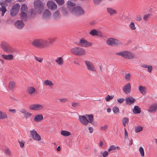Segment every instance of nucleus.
<instances>
[{"label": "nucleus", "mask_w": 157, "mask_h": 157, "mask_svg": "<svg viewBox=\"0 0 157 157\" xmlns=\"http://www.w3.org/2000/svg\"><path fill=\"white\" fill-rule=\"evenodd\" d=\"M32 44L33 46L38 48H44L49 46L47 40L43 39L34 40Z\"/></svg>", "instance_id": "nucleus-1"}, {"label": "nucleus", "mask_w": 157, "mask_h": 157, "mask_svg": "<svg viewBox=\"0 0 157 157\" xmlns=\"http://www.w3.org/2000/svg\"><path fill=\"white\" fill-rule=\"evenodd\" d=\"M116 55L121 56L125 59H132L135 57L134 54L132 52L128 51H122L121 52H117Z\"/></svg>", "instance_id": "nucleus-2"}, {"label": "nucleus", "mask_w": 157, "mask_h": 157, "mask_svg": "<svg viewBox=\"0 0 157 157\" xmlns=\"http://www.w3.org/2000/svg\"><path fill=\"white\" fill-rule=\"evenodd\" d=\"M70 52L74 55L80 56H84L86 54V52L84 49L78 47L71 48Z\"/></svg>", "instance_id": "nucleus-3"}, {"label": "nucleus", "mask_w": 157, "mask_h": 157, "mask_svg": "<svg viewBox=\"0 0 157 157\" xmlns=\"http://www.w3.org/2000/svg\"><path fill=\"white\" fill-rule=\"evenodd\" d=\"M70 10L72 14L77 16L83 15L85 13L84 9L80 6L71 7Z\"/></svg>", "instance_id": "nucleus-4"}, {"label": "nucleus", "mask_w": 157, "mask_h": 157, "mask_svg": "<svg viewBox=\"0 0 157 157\" xmlns=\"http://www.w3.org/2000/svg\"><path fill=\"white\" fill-rule=\"evenodd\" d=\"M2 49L6 52L9 53H13L14 52V49L9 44L5 41H2L1 44Z\"/></svg>", "instance_id": "nucleus-5"}, {"label": "nucleus", "mask_w": 157, "mask_h": 157, "mask_svg": "<svg viewBox=\"0 0 157 157\" xmlns=\"http://www.w3.org/2000/svg\"><path fill=\"white\" fill-rule=\"evenodd\" d=\"M106 42L108 45L111 46H120L122 44L119 40L113 38L108 39Z\"/></svg>", "instance_id": "nucleus-6"}, {"label": "nucleus", "mask_w": 157, "mask_h": 157, "mask_svg": "<svg viewBox=\"0 0 157 157\" xmlns=\"http://www.w3.org/2000/svg\"><path fill=\"white\" fill-rule=\"evenodd\" d=\"M35 9L37 10L39 13L42 11L44 8L43 2L40 0H36L34 2Z\"/></svg>", "instance_id": "nucleus-7"}, {"label": "nucleus", "mask_w": 157, "mask_h": 157, "mask_svg": "<svg viewBox=\"0 0 157 157\" xmlns=\"http://www.w3.org/2000/svg\"><path fill=\"white\" fill-rule=\"evenodd\" d=\"M29 108L32 110L35 111H41L44 109V106L39 104H35L30 105L29 106Z\"/></svg>", "instance_id": "nucleus-8"}, {"label": "nucleus", "mask_w": 157, "mask_h": 157, "mask_svg": "<svg viewBox=\"0 0 157 157\" xmlns=\"http://www.w3.org/2000/svg\"><path fill=\"white\" fill-rule=\"evenodd\" d=\"M30 133L34 140L36 141H40L41 140L40 136L37 133L36 130H31Z\"/></svg>", "instance_id": "nucleus-9"}, {"label": "nucleus", "mask_w": 157, "mask_h": 157, "mask_svg": "<svg viewBox=\"0 0 157 157\" xmlns=\"http://www.w3.org/2000/svg\"><path fill=\"white\" fill-rule=\"evenodd\" d=\"M21 17L22 19H25L27 17L28 12L27 7L26 5L25 4L22 5L21 7Z\"/></svg>", "instance_id": "nucleus-10"}, {"label": "nucleus", "mask_w": 157, "mask_h": 157, "mask_svg": "<svg viewBox=\"0 0 157 157\" xmlns=\"http://www.w3.org/2000/svg\"><path fill=\"white\" fill-rule=\"evenodd\" d=\"M84 62L88 70L93 71H95V68L92 63L87 60H85Z\"/></svg>", "instance_id": "nucleus-11"}, {"label": "nucleus", "mask_w": 157, "mask_h": 157, "mask_svg": "<svg viewBox=\"0 0 157 157\" xmlns=\"http://www.w3.org/2000/svg\"><path fill=\"white\" fill-rule=\"evenodd\" d=\"M86 118H88L87 120L88 121V123H90L93 125L96 126L97 125V123L95 122L94 119V115L93 114H86L85 115Z\"/></svg>", "instance_id": "nucleus-12"}, {"label": "nucleus", "mask_w": 157, "mask_h": 157, "mask_svg": "<svg viewBox=\"0 0 157 157\" xmlns=\"http://www.w3.org/2000/svg\"><path fill=\"white\" fill-rule=\"evenodd\" d=\"M20 7V6L18 4L14 5L11 10V15L14 16L17 14L18 13Z\"/></svg>", "instance_id": "nucleus-13"}, {"label": "nucleus", "mask_w": 157, "mask_h": 157, "mask_svg": "<svg viewBox=\"0 0 157 157\" xmlns=\"http://www.w3.org/2000/svg\"><path fill=\"white\" fill-rule=\"evenodd\" d=\"M79 120L82 124L85 126L88 125V121L86 116H80L79 117Z\"/></svg>", "instance_id": "nucleus-14"}, {"label": "nucleus", "mask_w": 157, "mask_h": 157, "mask_svg": "<svg viewBox=\"0 0 157 157\" xmlns=\"http://www.w3.org/2000/svg\"><path fill=\"white\" fill-rule=\"evenodd\" d=\"M92 45L91 43L88 42L85 40L81 39L80 41L79 46L84 47H87L91 46Z\"/></svg>", "instance_id": "nucleus-15"}, {"label": "nucleus", "mask_w": 157, "mask_h": 157, "mask_svg": "<svg viewBox=\"0 0 157 157\" xmlns=\"http://www.w3.org/2000/svg\"><path fill=\"white\" fill-rule=\"evenodd\" d=\"M47 6L48 8L51 10H54L56 9L57 6L53 1H49L47 2Z\"/></svg>", "instance_id": "nucleus-16"}, {"label": "nucleus", "mask_w": 157, "mask_h": 157, "mask_svg": "<svg viewBox=\"0 0 157 157\" xmlns=\"http://www.w3.org/2000/svg\"><path fill=\"white\" fill-rule=\"evenodd\" d=\"M89 34L92 36H96L101 37L103 36V35L100 31H97L94 29L91 30Z\"/></svg>", "instance_id": "nucleus-17"}, {"label": "nucleus", "mask_w": 157, "mask_h": 157, "mask_svg": "<svg viewBox=\"0 0 157 157\" xmlns=\"http://www.w3.org/2000/svg\"><path fill=\"white\" fill-rule=\"evenodd\" d=\"M122 89L125 94L129 93L131 90V86L130 83H128L126 84L123 87Z\"/></svg>", "instance_id": "nucleus-18"}, {"label": "nucleus", "mask_w": 157, "mask_h": 157, "mask_svg": "<svg viewBox=\"0 0 157 157\" xmlns=\"http://www.w3.org/2000/svg\"><path fill=\"white\" fill-rule=\"evenodd\" d=\"M14 25L17 28L21 29L24 27L25 24L22 21L19 20L14 23Z\"/></svg>", "instance_id": "nucleus-19"}, {"label": "nucleus", "mask_w": 157, "mask_h": 157, "mask_svg": "<svg viewBox=\"0 0 157 157\" xmlns=\"http://www.w3.org/2000/svg\"><path fill=\"white\" fill-rule=\"evenodd\" d=\"M27 93L30 95H34L37 93V92L35 89L32 87H29L28 88Z\"/></svg>", "instance_id": "nucleus-20"}, {"label": "nucleus", "mask_w": 157, "mask_h": 157, "mask_svg": "<svg viewBox=\"0 0 157 157\" xmlns=\"http://www.w3.org/2000/svg\"><path fill=\"white\" fill-rule=\"evenodd\" d=\"M157 109V104H154L150 106L148 111L150 113H155Z\"/></svg>", "instance_id": "nucleus-21"}, {"label": "nucleus", "mask_w": 157, "mask_h": 157, "mask_svg": "<svg viewBox=\"0 0 157 157\" xmlns=\"http://www.w3.org/2000/svg\"><path fill=\"white\" fill-rule=\"evenodd\" d=\"M2 56L3 59L7 60H13L14 58V56L12 54H9L8 55L2 54Z\"/></svg>", "instance_id": "nucleus-22"}, {"label": "nucleus", "mask_w": 157, "mask_h": 157, "mask_svg": "<svg viewBox=\"0 0 157 157\" xmlns=\"http://www.w3.org/2000/svg\"><path fill=\"white\" fill-rule=\"evenodd\" d=\"M51 16V13L50 11L48 10H45L43 15V17L44 19H48Z\"/></svg>", "instance_id": "nucleus-23"}, {"label": "nucleus", "mask_w": 157, "mask_h": 157, "mask_svg": "<svg viewBox=\"0 0 157 157\" xmlns=\"http://www.w3.org/2000/svg\"><path fill=\"white\" fill-rule=\"evenodd\" d=\"M135 99L132 97L127 98L125 100L126 104L129 105L133 103L135 101Z\"/></svg>", "instance_id": "nucleus-24"}, {"label": "nucleus", "mask_w": 157, "mask_h": 157, "mask_svg": "<svg viewBox=\"0 0 157 157\" xmlns=\"http://www.w3.org/2000/svg\"><path fill=\"white\" fill-rule=\"evenodd\" d=\"M43 119V116L41 114L36 115L34 118V121L36 122H39Z\"/></svg>", "instance_id": "nucleus-25"}, {"label": "nucleus", "mask_w": 157, "mask_h": 157, "mask_svg": "<svg viewBox=\"0 0 157 157\" xmlns=\"http://www.w3.org/2000/svg\"><path fill=\"white\" fill-rule=\"evenodd\" d=\"M55 61L60 66H62L63 64V59L62 57H57L55 60Z\"/></svg>", "instance_id": "nucleus-26"}, {"label": "nucleus", "mask_w": 157, "mask_h": 157, "mask_svg": "<svg viewBox=\"0 0 157 157\" xmlns=\"http://www.w3.org/2000/svg\"><path fill=\"white\" fill-rule=\"evenodd\" d=\"M44 84L45 86H48L51 88H52L54 86V84L52 82L48 79L45 80L44 81Z\"/></svg>", "instance_id": "nucleus-27"}, {"label": "nucleus", "mask_w": 157, "mask_h": 157, "mask_svg": "<svg viewBox=\"0 0 157 157\" xmlns=\"http://www.w3.org/2000/svg\"><path fill=\"white\" fill-rule=\"evenodd\" d=\"M141 94H145L146 91V88L145 86H140L138 88Z\"/></svg>", "instance_id": "nucleus-28"}, {"label": "nucleus", "mask_w": 157, "mask_h": 157, "mask_svg": "<svg viewBox=\"0 0 157 157\" xmlns=\"http://www.w3.org/2000/svg\"><path fill=\"white\" fill-rule=\"evenodd\" d=\"M107 12L110 15H113L117 13V11L111 8H108L107 9Z\"/></svg>", "instance_id": "nucleus-29"}, {"label": "nucleus", "mask_w": 157, "mask_h": 157, "mask_svg": "<svg viewBox=\"0 0 157 157\" xmlns=\"http://www.w3.org/2000/svg\"><path fill=\"white\" fill-rule=\"evenodd\" d=\"M8 116L7 114L5 112H2L0 110V119H4L7 118Z\"/></svg>", "instance_id": "nucleus-30"}, {"label": "nucleus", "mask_w": 157, "mask_h": 157, "mask_svg": "<svg viewBox=\"0 0 157 157\" xmlns=\"http://www.w3.org/2000/svg\"><path fill=\"white\" fill-rule=\"evenodd\" d=\"M8 116L7 114L5 112H2L0 110V119H4L7 118Z\"/></svg>", "instance_id": "nucleus-31"}, {"label": "nucleus", "mask_w": 157, "mask_h": 157, "mask_svg": "<svg viewBox=\"0 0 157 157\" xmlns=\"http://www.w3.org/2000/svg\"><path fill=\"white\" fill-rule=\"evenodd\" d=\"M133 111L134 114H139L140 113L141 110L138 106H135L134 107Z\"/></svg>", "instance_id": "nucleus-32"}, {"label": "nucleus", "mask_w": 157, "mask_h": 157, "mask_svg": "<svg viewBox=\"0 0 157 157\" xmlns=\"http://www.w3.org/2000/svg\"><path fill=\"white\" fill-rule=\"evenodd\" d=\"M61 134L64 136H67L71 135L70 132L65 130H62L61 131Z\"/></svg>", "instance_id": "nucleus-33"}, {"label": "nucleus", "mask_w": 157, "mask_h": 157, "mask_svg": "<svg viewBox=\"0 0 157 157\" xmlns=\"http://www.w3.org/2000/svg\"><path fill=\"white\" fill-rule=\"evenodd\" d=\"M15 87V82L13 81H11L9 83V88L10 90H13Z\"/></svg>", "instance_id": "nucleus-34"}, {"label": "nucleus", "mask_w": 157, "mask_h": 157, "mask_svg": "<svg viewBox=\"0 0 157 157\" xmlns=\"http://www.w3.org/2000/svg\"><path fill=\"white\" fill-rule=\"evenodd\" d=\"M53 17L55 19H58L60 18V16L59 12L57 10L53 14Z\"/></svg>", "instance_id": "nucleus-35"}, {"label": "nucleus", "mask_w": 157, "mask_h": 157, "mask_svg": "<svg viewBox=\"0 0 157 157\" xmlns=\"http://www.w3.org/2000/svg\"><path fill=\"white\" fill-rule=\"evenodd\" d=\"M122 123L124 126L129 123V119L128 117H124L122 120Z\"/></svg>", "instance_id": "nucleus-36"}, {"label": "nucleus", "mask_w": 157, "mask_h": 157, "mask_svg": "<svg viewBox=\"0 0 157 157\" xmlns=\"http://www.w3.org/2000/svg\"><path fill=\"white\" fill-rule=\"evenodd\" d=\"M143 130V128L140 126H136L135 128L134 131L136 133L140 132Z\"/></svg>", "instance_id": "nucleus-37"}, {"label": "nucleus", "mask_w": 157, "mask_h": 157, "mask_svg": "<svg viewBox=\"0 0 157 157\" xmlns=\"http://www.w3.org/2000/svg\"><path fill=\"white\" fill-rule=\"evenodd\" d=\"M56 40V37H51L48 38V40H47L48 42V44L49 45V44L55 42Z\"/></svg>", "instance_id": "nucleus-38"}, {"label": "nucleus", "mask_w": 157, "mask_h": 157, "mask_svg": "<svg viewBox=\"0 0 157 157\" xmlns=\"http://www.w3.org/2000/svg\"><path fill=\"white\" fill-rule=\"evenodd\" d=\"M139 152L142 157H144V152L143 148L142 147H140L139 149Z\"/></svg>", "instance_id": "nucleus-39"}, {"label": "nucleus", "mask_w": 157, "mask_h": 157, "mask_svg": "<svg viewBox=\"0 0 157 157\" xmlns=\"http://www.w3.org/2000/svg\"><path fill=\"white\" fill-rule=\"evenodd\" d=\"M108 126L107 125L105 124L102 125L100 127V129L103 131H106L108 128Z\"/></svg>", "instance_id": "nucleus-40"}, {"label": "nucleus", "mask_w": 157, "mask_h": 157, "mask_svg": "<svg viewBox=\"0 0 157 157\" xmlns=\"http://www.w3.org/2000/svg\"><path fill=\"white\" fill-rule=\"evenodd\" d=\"M129 27L132 30H135L136 29V27L135 26V24L133 22H131L129 25Z\"/></svg>", "instance_id": "nucleus-41"}, {"label": "nucleus", "mask_w": 157, "mask_h": 157, "mask_svg": "<svg viewBox=\"0 0 157 157\" xmlns=\"http://www.w3.org/2000/svg\"><path fill=\"white\" fill-rule=\"evenodd\" d=\"M6 9L5 7H1L0 8V11L2 12L1 16H3L5 13L6 11Z\"/></svg>", "instance_id": "nucleus-42"}, {"label": "nucleus", "mask_w": 157, "mask_h": 157, "mask_svg": "<svg viewBox=\"0 0 157 157\" xmlns=\"http://www.w3.org/2000/svg\"><path fill=\"white\" fill-rule=\"evenodd\" d=\"M116 149V147L114 145H112L109 147L108 151L109 152L112 151V152H113V151L115 150Z\"/></svg>", "instance_id": "nucleus-43"}, {"label": "nucleus", "mask_w": 157, "mask_h": 157, "mask_svg": "<svg viewBox=\"0 0 157 157\" xmlns=\"http://www.w3.org/2000/svg\"><path fill=\"white\" fill-rule=\"evenodd\" d=\"M114 97L113 95L109 96V95H108L105 97V100L107 101H109L110 100L113 99Z\"/></svg>", "instance_id": "nucleus-44"}, {"label": "nucleus", "mask_w": 157, "mask_h": 157, "mask_svg": "<svg viewBox=\"0 0 157 157\" xmlns=\"http://www.w3.org/2000/svg\"><path fill=\"white\" fill-rule=\"evenodd\" d=\"M113 111L115 113H119V110L117 106H114L113 108Z\"/></svg>", "instance_id": "nucleus-45"}, {"label": "nucleus", "mask_w": 157, "mask_h": 157, "mask_svg": "<svg viewBox=\"0 0 157 157\" xmlns=\"http://www.w3.org/2000/svg\"><path fill=\"white\" fill-rule=\"evenodd\" d=\"M151 14H147L145 15L144 17H143V19L144 21H147L149 18V17L150 16Z\"/></svg>", "instance_id": "nucleus-46"}, {"label": "nucleus", "mask_w": 157, "mask_h": 157, "mask_svg": "<svg viewBox=\"0 0 157 157\" xmlns=\"http://www.w3.org/2000/svg\"><path fill=\"white\" fill-rule=\"evenodd\" d=\"M0 5L1 7H6L7 6V4L6 2L5 1H1L0 2Z\"/></svg>", "instance_id": "nucleus-47"}, {"label": "nucleus", "mask_w": 157, "mask_h": 157, "mask_svg": "<svg viewBox=\"0 0 157 157\" xmlns=\"http://www.w3.org/2000/svg\"><path fill=\"white\" fill-rule=\"evenodd\" d=\"M57 4L60 5H62L64 3V0H55Z\"/></svg>", "instance_id": "nucleus-48"}, {"label": "nucleus", "mask_w": 157, "mask_h": 157, "mask_svg": "<svg viewBox=\"0 0 157 157\" xmlns=\"http://www.w3.org/2000/svg\"><path fill=\"white\" fill-rule=\"evenodd\" d=\"M71 105L74 107L76 108L80 106V104L78 102H74L72 103Z\"/></svg>", "instance_id": "nucleus-49"}, {"label": "nucleus", "mask_w": 157, "mask_h": 157, "mask_svg": "<svg viewBox=\"0 0 157 157\" xmlns=\"http://www.w3.org/2000/svg\"><path fill=\"white\" fill-rule=\"evenodd\" d=\"M24 115L25 117L26 118H27L31 116L32 115V114L28 112H27Z\"/></svg>", "instance_id": "nucleus-50"}, {"label": "nucleus", "mask_w": 157, "mask_h": 157, "mask_svg": "<svg viewBox=\"0 0 157 157\" xmlns=\"http://www.w3.org/2000/svg\"><path fill=\"white\" fill-rule=\"evenodd\" d=\"M131 77V75L129 74H127L125 77V79L127 81H128L130 79Z\"/></svg>", "instance_id": "nucleus-51"}, {"label": "nucleus", "mask_w": 157, "mask_h": 157, "mask_svg": "<svg viewBox=\"0 0 157 157\" xmlns=\"http://www.w3.org/2000/svg\"><path fill=\"white\" fill-rule=\"evenodd\" d=\"M35 59L37 61L40 63L42 62L43 60V58L40 57L36 56Z\"/></svg>", "instance_id": "nucleus-52"}, {"label": "nucleus", "mask_w": 157, "mask_h": 157, "mask_svg": "<svg viewBox=\"0 0 157 157\" xmlns=\"http://www.w3.org/2000/svg\"><path fill=\"white\" fill-rule=\"evenodd\" d=\"M59 100L60 102L64 103H66V102H67V101L68 100L67 98H60V99H59Z\"/></svg>", "instance_id": "nucleus-53"}, {"label": "nucleus", "mask_w": 157, "mask_h": 157, "mask_svg": "<svg viewBox=\"0 0 157 157\" xmlns=\"http://www.w3.org/2000/svg\"><path fill=\"white\" fill-rule=\"evenodd\" d=\"M68 6H74L75 5V3L72 2L70 1H69L67 2Z\"/></svg>", "instance_id": "nucleus-54"}, {"label": "nucleus", "mask_w": 157, "mask_h": 157, "mask_svg": "<svg viewBox=\"0 0 157 157\" xmlns=\"http://www.w3.org/2000/svg\"><path fill=\"white\" fill-rule=\"evenodd\" d=\"M124 139H128V132L127 131L126 129L125 128H124Z\"/></svg>", "instance_id": "nucleus-55"}, {"label": "nucleus", "mask_w": 157, "mask_h": 157, "mask_svg": "<svg viewBox=\"0 0 157 157\" xmlns=\"http://www.w3.org/2000/svg\"><path fill=\"white\" fill-rule=\"evenodd\" d=\"M18 142L20 144V147L21 148H23L24 146L25 142L22 140L18 141Z\"/></svg>", "instance_id": "nucleus-56"}, {"label": "nucleus", "mask_w": 157, "mask_h": 157, "mask_svg": "<svg viewBox=\"0 0 157 157\" xmlns=\"http://www.w3.org/2000/svg\"><path fill=\"white\" fill-rule=\"evenodd\" d=\"M124 99L123 98H120L117 99L118 102L120 104L122 103L124 101Z\"/></svg>", "instance_id": "nucleus-57"}, {"label": "nucleus", "mask_w": 157, "mask_h": 157, "mask_svg": "<svg viewBox=\"0 0 157 157\" xmlns=\"http://www.w3.org/2000/svg\"><path fill=\"white\" fill-rule=\"evenodd\" d=\"M5 152L6 155L9 156L11 155V152L8 149H6L5 150Z\"/></svg>", "instance_id": "nucleus-58"}, {"label": "nucleus", "mask_w": 157, "mask_h": 157, "mask_svg": "<svg viewBox=\"0 0 157 157\" xmlns=\"http://www.w3.org/2000/svg\"><path fill=\"white\" fill-rule=\"evenodd\" d=\"M109 154L108 152L107 151H104L102 153V155L103 157H106Z\"/></svg>", "instance_id": "nucleus-59"}, {"label": "nucleus", "mask_w": 157, "mask_h": 157, "mask_svg": "<svg viewBox=\"0 0 157 157\" xmlns=\"http://www.w3.org/2000/svg\"><path fill=\"white\" fill-rule=\"evenodd\" d=\"M147 68V71L149 73L151 72L153 68L150 65H148Z\"/></svg>", "instance_id": "nucleus-60"}, {"label": "nucleus", "mask_w": 157, "mask_h": 157, "mask_svg": "<svg viewBox=\"0 0 157 157\" xmlns=\"http://www.w3.org/2000/svg\"><path fill=\"white\" fill-rule=\"evenodd\" d=\"M142 17L140 15H138L136 16L135 19L137 21H139L141 20Z\"/></svg>", "instance_id": "nucleus-61"}, {"label": "nucleus", "mask_w": 157, "mask_h": 157, "mask_svg": "<svg viewBox=\"0 0 157 157\" xmlns=\"http://www.w3.org/2000/svg\"><path fill=\"white\" fill-rule=\"evenodd\" d=\"M27 112V111H26L25 109H22L20 110V113H23L24 114H25Z\"/></svg>", "instance_id": "nucleus-62"}, {"label": "nucleus", "mask_w": 157, "mask_h": 157, "mask_svg": "<svg viewBox=\"0 0 157 157\" xmlns=\"http://www.w3.org/2000/svg\"><path fill=\"white\" fill-rule=\"evenodd\" d=\"M89 132L90 133H92L94 131V129L92 127H89L88 128Z\"/></svg>", "instance_id": "nucleus-63"}, {"label": "nucleus", "mask_w": 157, "mask_h": 157, "mask_svg": "<svg viewBox=\"0 0 157 157\" xmlns=\"http://www.w3.org/2000/svg\"><path fill=\"white\" fill-rule=\"evenodd\" d=\"M9 111L14 114L16 113V110L15 109H10L9 110Z\"/></svg>", "instance_id": "nucleus-64"}]
</instances>
